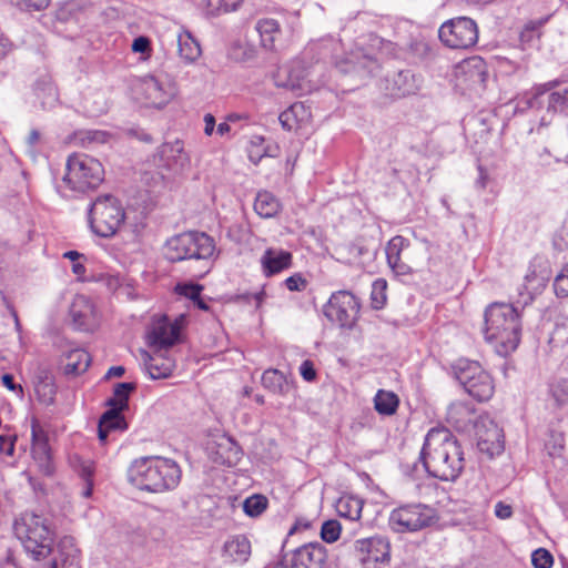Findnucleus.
<instances>
[{
    "mask_svg": "<svg viewBox=\"0 0 568 568\" xmlns=\"http://www.w3.org/2000/svg\"><path fill=\"white\" fill-rule=\"evenodd\" d=\"M125 212L121 203L109 195V237L124 225Z\"/></svg>",
    "mask_w": 568,
    "mask_h": 568,
    "instance_id": "nucleus-36",
    "label": "nucleus"
},
{
    "mask_svg": "<svg viewBox=\"0 0 568 568\" xmlns=\"http://www.w3.org/2000/svg\"><path fill=\"white\" fill-rule=\"evenodd\" d=\"M545 20L530 21L527 23L520 32V42L524 45L531 47L540 37V28Z\"/></svg>",
    "mask_w": 568,
    "mask_h": 568,
    "instance_id": "nucleus-42",
    "label": "nucleus"
},
{
    "mask_svg": "<svg viewBox=\"0 0 568 568\" xmlns=\"http://www.w3.org/2000/svg\"><path fill=\"white\" fill-rule=\"evenodd\" d=\"M132 93L145 106L161 109L176 97L178 85L166 74H150L134 80Z\"/></svg>",
    "mask_w": 568,
    "mask_h": 568,
    "instance_id": "nucleus-7",
    "label": "nucleus"
},
{
    "mask_svg": "<svg viewBox=\"0 0 568 568\" xmlns=\"http://www.w3.org/2000/svg\"><path fill=\"white\" fill-rule=\"evenodd\" d=\"M311 112L308 108L302 102L293 103L290 108L283 111L280 116V123L285 130H295L300 125L308 122Z\"/></svg>",
    "mask_w": 568,
    "mask_h": 568,
    "instance_id": "nucleus-25",
    "label": "nucleus"
},
{
    "mask_svg": "<svg viewBox=\"0 0 568 568\" xmlns=\"http://www.w3.org/2000/svg\"><path fill=\"white\" fill-rule=\"evenodd\" d=\"M215 252L214 240L203 232H185L169 239L164 256L171 262L183 260H210Z\"/></svg>",
    "mask_w": 568,
    "mask_h": 568,
    "instance_id": "nucleus-5",
    "label": "nucleus"
},
{
    "mask_svg": "<svg viewBox=\"0 0 568 568\" xmlns=\"http://www.w3.org/2000/svg\"><path fill=\"white\" fill-rule=\"evenodd\" d=\"M31 456L33 459L32 465L42 476L50 477L53 475L54 465L48 444V436L34 424L32 425Z\"/></svg>",
    "mask_w": 568,
    "mask_h": 568,
    "instance_id": "nucleus-18",
    "label": "nucleus"
},
{
    "mask_svg": "<svg viewBox=\"0 0 568 568\" xmlns=\"http://www.w3.org/2000/svg\"><path fill=\"white\" fill-rule=\"evenodd\" d=\"M70 316L75 328L92 331L98 325L93 304L85 296H77L70 306Z\"/></svg>",
    "mask_w": 568,
    "mask_h": 568,
    "instance_id": "nucleus-20",
    "label": "nucleus"
},
{
    "mask_svg": "<svg viewBox=\"0 0 568 568\" xmlns=\"http://www.w3.org/2000/svg\"><path fill=\"white\" fill-rule=\"evenodd\" d=\"M353 503L355 504V508L353 510H349L348 513H343L341 507L343 506V504H339V514L343 515V516H347L348 518L353 519V520H357L359 519L361 517V513H362V507L359 505V501L358 500H353Z\"/></svg>",
    "mask_w": 568,
    "mask_h": 568,
    "instance_id": "nucleus-60",
    "label": "nucleus"
},
{
    "mask_svg": "<svg viewBox=\"0 0 568 568\" xmlns=\"http://www.w3.org/2000/svg\"><path fill=\"white\" fill-rule=\"evenodd\" d=\"M393 82L398 97L412 94L418 89L415 75L410 70L399 71L394 77Z\"/></svg>",
    "mask_w": 568,
    "mask_h": 568,
    "instance_id": "nucleus-35",
    "label": "nucleus"
},
{
    "mask_svg": "<svg viewBox=\"0 0 568 568\" xmlns=\"http://www.w3.org/2000/svg\"><path fill=\"white\" fill-rule=\"evenodd\" d=\"M495 516L499 519H508L513 516V507L504 501L495 505Z\"/></svg>",
    "mask_w": 568,
    "mask_h": 568,
    "instance_id": "nucleus-54",
    "label": "nucleus"
},
{
    "mask_svg": "<svg viewBox=\"0 0 568 568\" xmlns=\"http://www.w3.org/2000/svg\"><path fill=\"white\" fill-rule=\"evenodd\" d=\"M547 111H551L554 113H565L568 111L565 90L562 92H552L549 94Z\"/></svg>",
    "mask_w": 568,
    "mask_h": 568,
    "instance_id": "nucleus-45",
    "label": "nucleus"
},
{
    "mask_svg": "<svg viewBox=\"0 0 568 568\" xmlns=\"http://www.w3.org/2000/svg\"><path fill=\"white\" fill-rule=\"evenodd\" d=\"M356 557L365 568H379L390 560L389 541L383 537H369L355 541Z\"/></svg>",
    "mask_w": 568,
    "mask_h": 568,
    "instance_id": "nucleus-14",
    "label": "nucleus"
},
{
    "mask_svg": "<svg viewBox=\"0 0 568 568\" xmlns=\"http://www.w3.org/2000/svg\"><path fill=\"white\" fill-rule=\"evenodd\" d=\"M153 162L158 169L164 170L171 176L181 173L190 163L189 155L184 152L180 140L163 143L153 155Z\"/></svg>",
    "mask_w": 568,
    "mask_h": 568,
    "instance_id": "nucleus-15",
    "label": "nucleus"
},
{
    "mask_svg": "<svg viewBox=\"0 0 568 568\" xmlns=\"http://www.w3.org/2000/svg\"><path fill=\"white\" fill-rule=\"evenodd\" d=\"M255 30L260 34L261 45L266 50H274L275 41L281 36L280 23L275 19L263 18L256 22Z\"/></svg>",
    "mask_w": 568,
    "mask_h": 568,
    "instance_id": "nucleus-30",
    "label": "nucleus"
},
{
    "mask_svg": "<svg viewBox=\"0 0 568 568\" xmlns=\"http://www.w3.org/2000/svg\"><path fill=\"white\" fill-rule=\"evenodd\" d=\"M359 308V302L354 294L338 291L332 294L323 312L332 323L342 328H352L357 321Z\"/></svg>",
    "mask_w": 568,
    "mask_h": 568,
    "instance_id": "nucleus-12",
    "label": "nucleus"
},
{
    "mask_svg": "<svg viewBox=\"0 0 568 568\" xmlns=\"http://www.w3.org/2000/svg\"><path fill=\"white\" fill-rule=\"evenodd\" d=\"M399 398L390 390L379 389L374 397V407L381 415H394L398 408Z\"/></svg>",
    "mask_w": 568,
    "mask_h": 568,
    "instance_id": "nucleus-33",
    "label": "nucleus"
},
{
    "mask_svg": "<svg viewBox=\"0 0 568 568\" xmlns=\"http://www.w3.org/2000/svg\"><path fill=\"white\" fill-rule=\"evenodd\" d=\"M202 291V286L197 284H178L175 292L182 296H185L193 302L199 300Z\"/></svg>",
    "mask_w": 568,
    "mask_h": 568,
    "instance_id": "nucleus-49",
    "label": "nucleus"
},
{
    "mask_svg": "<svg viewBox=\"0 0 568 568\" xmlns=\"http://www.w3.org/2000/svg\"><path fill=\"white\" fill-rule=\"evenodd\" d=\"M554 287L557 296H568V264L556 276Z\"/></svg>",
    "mask_w": 568,
    "mask_h": 568,
    "instance_id": "nucleus-48",
    "label": "nucleus"
},
{
    "mask_svg": "<svg viewBox=\"0 0 568 568\" xmlns=\"http://www.w3.org/2000/svg\"><path fill=\"white\" fill-rule=\"evenodd\" d=\"M326 558L322 544L310 542L295 549L290 560L285 559L275 568H324Z\"/></svg>",
    "mask_w": 568,
    "mask_h": 568,
    "instance_id": "nucleus-17",
    "label": "nucleus"
},
{
    "mask_svg": "<svg viewBox=\"0 0 568 568\" xmlns=\"http://www.w3.org/2000/svg\"><path fill=\"white\" fill-rule=\"evenodd\" d=\"M145 367L152 379L168 378L175 368V362L159 352L150 356Z\"/></svg>",
    "mask_w": 568,
    "mask_h": 568,
    "instance_id": "nucleus-29",
    "label": "nucleus"
},
{
    "mask_svg": "<svg viewBox=\"0 0 568 568\" xmlns=\"http://www.w3.org/2000/svg\"><path fill=\"white\" fill-rule=\"evenodd\" d=\"M231 54L236 60L247 61L255 58L256 50L253 45L236 43L232 47Z\"/></svg>",
    "mask_w": 568,
    "mask_h": 568,
    "instance_id": "nucleus-47",
    "label": "nucleus"
},
{
    "mask_svg": "<svg viewBox=\"0 0 568 568\" xmlns=\"http://www.w3.org/2000/svg\"><path fill=\"white\" fill-rule=\"evenodd\" d=\"M16 2L27 11H40L49 6V0H16Z\"/></svg>",
    "mask_w": 568,
    "mask_h": 568,
    "instance_id": "nucleus-52",
    "label": "nucleus"
},
{
    "mask_svg": "<svg viewBox=\"0 0 568 568\" xmlns=\"http://www.w3.org/2000/svg\"><path fill=\"white\" fill-rule=\"evenodd\" d=\"M261 263L264 273L271 276L291 266L292 254L283 250L267 248L261 258Z\"/></svg>",
    "mask_w": 568,
    "mask_h": 568,
    "instance_id": "nucleus-23",
    "label": "nucleus"
},
{
    "mask_svg": "<svg viewBox=\"0 0 568 568\" xmlns=\"http://www.w3.org/2000/svg\"><path fill=\"white\" fill-rule=\"evenodd\" d=\"M454 374L459 384L475 399L488 400L494 394L493 379L477 362L459 359L454 365Z\"/></svg>",
    "mask_w": 568,
    "mask_h": 568,
    "instance_id": "nucleus-9",
    "label": "nucleus"
},
{
    "mask_svg": "<svg viewBox=\"0 0 568 568\" xmlns=\"http://www.w3.org/2000/svg\"><path fill=\"white\" fill-rule=\"evenodd\" d=\"M104 179L102 163L87 154H72L67 161L63 183L72 191L84 192L97 187Z\"/></svg>",
    "mask_w": 568,
    "mask_h": 568,
    "instance_id": "nucleus-6",
    "label": "nucleus"
},
{
    "mask_svg": "<svg viewBox=\"0 0 568 568\" xmlns=\"http://www.w3.org/2000/svg\"><path fill=\"white\" fill-rule=\"evenodd\" d=\"M407 246V241L403 236H394L386 245L387 263L395 275L404 276L413 272V267L402 258V253Z\"/></svg>",
    "mask_w": 568,
    "mask_h": 568,
    "instance_id": "nucleus-22",
    "label": "nucleus"
},
{
    "mask_svg": "<svg viewBox=\"0 0 568 568\" xmlns=\"http://www.w3.org/2000/svg\"><path fill=\"white\" fill-rule=\"evenodd\" d=\"M436 510L425 504H405L393 509L389 514V527L399 534L416 532L436 524Z\"/></svg>",
    "mask_w": 568,
    "mask_h": 568,
    "instance_id": "nucleus-8",
    "label": "nucleus"
},
{
    "mask_svg": "<svg viewBox=\"0 0 568 568\" xmlns=\"http://www.w3.org/2000/svg\"><path fill=\"white\" fill-rule=\"evenodd\" d=\"M51 568H80L77 560V550L74 549L72 552H69L60 562L54 559L51 562Z\"/></svg>",
    "mask_w": 568,
    "mask_h": 568,
    "instance_id": "nucleus-51",
    "label": "nucleus"
},
{
    "mask_svg": "<svg viewBox=\"0 0 568 568\" xmlns=\"http://www.w3.org/2000/svg\"><path fill=\"white\" fill-rule=\"evenodd\" d=\"M182 322L183 316L173 322L166 315L154 317L146 333L148 343L160 349L174 345L179 341Z\"/></svg>",
    "mask_w": 568,
    "mask_h": 568,
    "instance_id": "nucleus-16",
    "label": "nucleus"
},
{
    "mask_svg": "<svg viewBox=\"0 0 568 568\" xmlns=\"http://www.w3.org/2000/svg\"><path fill=\"white\" fill-rule=\"evenodd\" d=\"M178 52L185 63H193L201 57L202 50L191 32L183 30L178 34Z\"/></svg>",
    "mask_w": 568,
    "mask_h": 568,
    "instance_id": "nucleus-27",
    "label": "nucleus"
},
{
    "mask_svg": "<svg viewBox=\"0 0 568 568\" xmlns=\"http://www.w3.org/2000/svg\"><path fill=\"white\" fill-rule=\"evenodd\" d=\"M129 478L140 489L163 493L174 489L179 485L181 469L174 460L169 458L142 457L131 465Z\"/></svg>",
    "mask_w": 568,
    "mask_h": 568,
    "instance_id": "nucleus-3",
    "label": "nucleus"
},
{
    "mask_svg": "<svg viewBox=\"0 0 568 568\" xmlns=\"http://www.w3.org/2000/svg\"><path fill=\"white\" fill-rule=\"evenodd\" d=\"M262 384L275 394H284L287 388L286 377L277 369L265 371L262 375Z\"/></svg>",
    "mask_w": 568,
    "mask_h": 568,
    "instance_id": "nucleus-37",
    "label": "nucleus"
},
{
    "mask_svg": "<svg viewBox=\"0 0 568 568\" xmlns=\"http://www.w3.org/2000/svg\"><path fill=\"white\" fill-rule=\"evenodd\" d=\"M135 383H115L112 387L113 395L109 398V407L128 410L130 395L135 390Z\"/></svg>",
    "mask_w": 568,
    "mask_h": 568,
    "instance_id": "nucleus-32",
    "label": "nucleus"
},
{
    "mask_svg": "<svg viewBox=\"0 0 568 568\" xmlns=\"http://www.w3.org/2000/svg\"><path fill=\"white\" fill-rule=\"evenodd\" d=\"M123 409L109 407V433L125 432L129 427Z\"/></svg>",
    "mask_w": 568,
    "mask_h": 568,
    "instance_id": "nucleus-43",
    "label": "nucleus"
},
{
    "mask_svg": "<svg viewBox=\"0 0 568 568\" xmlns=\"http://www.w3.org/2000/svg\"><path fill=\"white\" fill-rule=\"evenodd\" d=\"M300 373L302 375V377L307 381V382H312L315 379L316 377V372H315V368H314V365L311 361H304L300 367Z\"/></svg>",
    "mask_w": 568,
    "mask_h": 568,
    "instance_id": "nucleus-55",
    "label": "nucleus"
},
{
    "mask_svg": "<svg viewBox=\"0 0 568 568\" xmlns=\"http://www.w3.org/2000/svg\"><path fill=\"white\" fill-rule=\"evenodd\" d=\"M14 449L13 440L10 437L0 436V454L12 455Z\"/></svg>",
    "mask_w": 568,
    "mask_h": 568,
    "instance_id": "nucleus-57",
    "label": "nucleus"
},
{
    "mask_svg": "<svg viewBox=\"0 0 568 568\" xmlns=\"http://www.w3.org/2000/svg\"><path fill=\"white\" fill-rule=\"evenodd\" d=\"M438 36L440 41L452 49H469L477 43L478 28L468 17H458L444 22Z\"/></svg>",
    "mask_w": 568,
    "mask_h": 568,
    "instance_id": "nucleus-11",
    "label": "nucleus"
},
{
    "mask_svg": "<svg viewBox=\"0 0 568 568\" xmlns=\"http://www.w3.org/2000/svg\"><path fill=\"white\" fill-rule=\"evenodd\" d=\"M341 530H342V527L337 520H335V519L326 520L322 525L321 537L324 541L332 544V542H335L339 538Z\"/></svg>",
    "mask_w": 568,
    "mask_h": 568,
    "instance_id": "nucleus-44",
    "label": "nucleus"
},
{
    "mask_svg": "<svg viewBox=\"0 0 568 568\" xmlns=\"http://www.w3.org/2000/svg\"><path fill=\"white\" fill-rule=\"evenodd\" d=\"M476 435L478 448L490 457L504 450V433L494 420L483 419L476 426Z\"/></svg>",
    "mask_w": 568,
    "mask_h": 568,
    "instance_id": "nucleus-19",
    "label": "nucleus"
},
{
    "mask_svg": "<svg viewBox=\"0 0 568 568\" xmlns=\"http://www.w3.org/2000/svg\"><path fill=\"white\" fill-rule=\"evenodd\" d=\"M243 452L240 445L231 437L223 436L211 450L212 460L221 466L234 467L242 459Z\"/></svg>",
    "mask_w": 568,
    "mask_h": 568,
    "instance_id": "nucleus-21",
    "label": "nucleus"
},
{
    "mask_svg": "<svg viewBox=\"0 0 568 568\" xmlns=\"http://www.w3.org/2000/svg\"><path fill=\"white\" fill-rule=\"evenodd\" d=\"M224 556L233 562H245L251 555V542L245 536H235L224 544Z\"/></svg>",
    "mask_w": 568,
    "mask_h": 568,
    "instance_id": "nucleus-28",
    "label": "nucleus"
},
{
    "mask_svg": "<svg viewBox=\"0 0 568 568\" xmlns=\"http://www.w3.org/2000/svg\"><path fill=\"white\" fill-rule=\"evenodd\" d=\"M125 369L123 366H112L109 367V377H121L124 374Z\"/></svg>",
    "mask_w": 568,
    "mask_h": 568,
    "instance_id": "nucleus-64",
    "label": "nucleus"
},
{
    "mask_svg": "<svg viewBox=\"0 0 568 568\" xmlns=\"http://www.w3.org/2000/svg\"><path fill=\"white\" fill-rule=\"evenodd\" d=\"M34 392L38 399L45 405H51L54 402L55 387L54 384L48 378L39 381L34 386Z\"/></svg>",
    "mask_w": 568,
    "mask_h": 568,
    "instance_id": "nucleus-41",
    "label": "nucleus"
},
{
    "mask_svg": "<svg viewBox=\"0 0 568 568\" xmlns=\"http://www.w3.org/2000/svg\"><path fill=\"white\" fill-rule=\"evenodd\" d=\"M13 530L33 559L41 560L51 554L53 534L42 516L33 511L22 513L14 520Z\"/></svg>",
    "mask_w": 568,
    "mask_h": 568,
    "instance_id": "nucleus-4",
    "label": "nucleus"
},
{
    "mask_svg": "<svg viewBox=\"0 0 568 568\" xmlns=\"http://www.w3.org/2000/svg\"><path fill=\"white\" fill-rule=\"evenodd\" d=\"M474 409L465 403H453L447 409V420L456 427H464L471 420Z\"/></svg>",
    "mask_w": 568,
    "mask_h": 568,
    "instance_id": "nucleus-34",
    "label": "nucleus"
},
{
    "mask_svg": "<svg viewBox=\"0 0 568 568\" xmlns=\"http://www.w3.org/2000/svg\"><path fill=\"white\" fill-rule=\"evenodd\" d=\"M306 285L307 282L301 274H294L285 280V286L291 292L303 291Z\"/></svg>",
    "mask_w": 568,
    "mask_h": 568,
    "instance_id": "nucleus-53",
    "label": "nucleus"
},
{
    "mask_svg": "<svg viewBox=\"0 0 568 568\" xmlns=\"http://www.w3.org/2000/svg\"><path fill=\"white\" fill-rule=\"evenodd\" d=\"M455 77L459 89L479 92L488 77L487 63L478 55L468 58L456 67Z\"/></svg>",
    "mask_w": 568,
    "mask_h": 568,
    "instance_id": "nucleus-13",
    "label": "nucleus"
},
{
    "mask_svg": "<svg viewBox=\"0 0 568 568\" xmlns=\"http://www.w3.org/2000/svg\"><path fill=\"white\" fill-rule=\"evenodd\" d=\"M204 133L206 135H212V133L214 132V128H215V118L211 114V113H206L204 115Z\"/></svg>",
    "mask_w": 568,
    "mask_h": 568,
    "instance_id": "nucleus-62",
    "label": "nucleus"
},
{
    "mask_svg": "<svg viewBox=\"0 0 568 568\" xmlns=\"http://www.w3.org/2000/svg\"><path fill=\"white\" fill-rule=\"evenodd\" d=\"M134 52L145 53L150 51V40L146 37H139L132 43Z\"/></svg>",
    "mask_w": 568,
    "mask_h": 568,
    "instance_id": "nucleus-56",
    "label": "nucleus"
},
{
    "mask_svg": "<svg viewBox=\"0 0 568 568\" xmlns=\"http://www.w3.org/2000/svg\"><path fill=\"white\" fill-rule=\"evenodd\" d=\"M559 85V81L557 80H554V81H549L547 83H542V84H539V85H536L535 87V97H539L544 93H546L547 91H550L551 89H554L555 87Z\"/></svg>",
    "mask_w": 568,
    "mask_h": 568,
    "instance_id": "nucleus-61",
    "label": "nucleus"
},
{
    "mask_svg": "<svg viewBox=\"0 0 568 568\" xmlns=\"http://www.w3.org/2000/svg\"><path fill=\"white\" fill-rule=\"evenodd\" d=\"M106 195H99L91 204L88 212V221L91 231L98 236L105 237L104 226L106 225Z\"/></svg>",
    "mask_w": 568,
    "mask_h": 568,
    "instance_id": "nucleus-26",
    "label": "nucleus"
},
{
    "mask_svg": "<svg viewBox=\"0 0 568 568\" xmlns=\"http://www.w3.org/2000/svg\"><path fill=\"white\" fill-rule=\"evenodd\" d=\"M98 435L102 443L106 440V410L100 415Z\"/></svg>",
    "mask_w": 568,
    "mask_h": 568,
    "instance_id": "nucleus-59",
    "label": "nucleus"
},
{
    "mask_svg": "<svg viewBox=\"0 0 568 568\" xmlns=\"http://www.w3.org/2000/svg\"><path fill=\"white\" fill-rule=\"evenodd\" d=\"M531 564L535 568H550L554 564V558L547 549L538 548L531 554Z\"/></svg>",
    "mask_w": 568,
    "mask_h": 568,
    "instance_id": "nucleus-46",
    "label": "nucleus"
},
{
    "mask_svg": "<svg viewBox=\"0 0 568 568\" xmlns=\"http://www.w3.org/2000/svg\"><path fill=\"white\" fill-rule=\"evenodd\" d=\"M521 325L516 308L506 303H493L485 312V337L495 344L500 356L514 352L520 342Z\"/></svg>",
    "mask_w": 568,
    "mask_h": 568,
    "instance_id": "nucleus-2",
    "label": "nucleus"
},
{
    "mask_svg": "<svg viewBox=\"0 0 568 568\" xmlns=\"http://www.w3.org/2000/svg\"><path fill=\"white\" fill-rule=\"evenodd\" d=\"M478 179L476 180V186L480 190H485L489 182L488 172L481 166H478Z\"/></svg>",
    "mask_w": 568,
    "mask_h": 568,
    "instance_id": "nucleus-58",
    "label": "nucleus"
},
{
    "mask_svg": "<svg viewBox=\"0 0 568 568\" xmlns=\"http://www.w3.org/2000/svg\"><path fill=\"white\" fill-rule=\"evenodd\" d=\"M242 0H209V7H213L217 12H231L237 9Z\"/></svg>",
    "mask_w": 568,
    "mask_h": 568,
    "instance_id": "nucleus-50",
    "label": "nucleus"
},
{
    "mask_svg": "<svg viewBox=\"0 0 568 568\" xmlns=\"http://www.w3.org/2000/svg\"><path fill=\"white\" fill-rule=\"evenodd\" d=\"M90 363L91 357L88 352L81 348L71 349L64 354L63 373L68 376H78L88 369Z\"/></svg>",
    "mask_w": 568,
    "mask_h": 568,
    "instance_id": "nucleus-24",
    "label": "nucleus"
},
{
    "mask_svg": "<svg viewBox=\"0 0 568 568\" xmlns=\"http://www.w3.org/2000/svg\"><path fill=\"white\" fill-rule=\"evenodd\" d=\"M2 384L9 388L10 390H14L17 388V385L13 382V376L10 374H4L2 376Z\"/></svg>",
    "mask_w": 568,
    "mask_h": 568,
    "instance_id": "nucleus-63",
    "label": "nucleus"
},
{
    "mask_svg": "<svg viewBox=\"0 0 568 568\" xmlns=\"http://www.w3.org/2000/svg\"><path fill=\"white\" fill-rule=\"evenodd\" d=\"M160 171H144L142 174V182L150 189L155 190L163 187L168 181L171 180V175L164 170Z\"/></svg>",
    "mask_w": 568,
    "mask_h": 568,
    "instance_id": "nucleus-39",
    "label": "nucleus"
},
{
    "mask_svg": "<svg viewBox=\"0 0 568 568\" xmlns=\"http://www.w3.org/2000/svg\"><path fill=\"white\" fill-rule=\"evenodd\" d=\"M426 471L440 480H455L465 467L464 453L447 428H432L420 452Z\"/></svg>",
    "mask_w": 568,
    "mask_h": 568,
    "instance_id": "nucleus-1",
    "label": "nucleus"
},
{
    "mask_svg": "<svg viewBox=\"0 0 568 568\" xmlns=\"http://www.w3.org/2000/svg\"><path fill=\"white\" fill-rule=\"evenodd\" d=\"M281 209L280 201L270 192H258L254 202L255 212L264 219L274 217Z\"/></svg>",
    "mask_w": 568,
    "mask_h": 568,
    "instance_id": "nucleus-31",
    "label": "nucleus"
},
{
    "mask_svg": "<svg viewBox=\"0 0 568 568\" xmlns=\"http://www.w3.org/2000/svg\"><path fill=\"white\" fill-rule=\"evenodd\" d=\"M320 64H310L304 60L295 59L287 68V78L284 81L276 80L278 88H284L296 95L308 94L324 84Z\"/></svg>",
    "mask_w": 568,
    "mask_h": 568,
    "instance_id": "nucleus-10",
    "label": "nucleus"
},
{
    "mask_svg": "<svg viewBox=\"0 0 568 568\" xmlns=\"http://www.w3.org/2000/svg\"><path fill=\"white\" fill-rule=\"evenodd\" d=\"M267 507V498L262 495H253L243 503V510L250 517L260 516Z\"/></svg>",
    "mask_w": 568,
    "mask_h": 568,
    "instance_id": "nucleus-40",
    "label": "nucleus"
},
{
    "mask_svg": "<svg viewBox=\"0 0 568 568\" xmlns=\"http://www.w3.org/2000/svg\"><path fill=\"white\" fill-rule=\"evenodd\" d=\"M70 463H71L72 467L79 473V475L81 477H83V479H85V481L88 484L87 488L83 490V496L84 497H90L92 488H91V483H90L89 479H90V477L93 474V464H92V462L84 460L79 455H73V456L70 457Z\"/></svg>",
    "mask_w": 568,
    "mask_h": 568,
    "instance_id": "nucleus-38",
    "label": "nucleus"
}]
</instances>
